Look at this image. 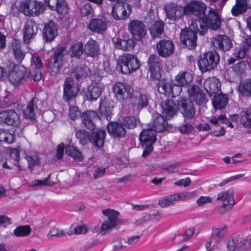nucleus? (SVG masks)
Listing matches in <instances>:
<instances>
[{"label": "nucleus", "mask_w": 251, "mask_h": 251, "mask_svg": "<svg viewBox=\"0 0 251 251\" xmlns=\"http://www.w3.org/2000/svg\"><path fill=\"white\" fill-rule=\"evenodd\" d=\"M219 7L213 8L209 7V11L207 15L204 12V16L198 21H193L191 24L192 29H201L200 34L203 35L208 28L212 30H217L221 26V21L217 12L220 10Z\"/></svg>", "instance_id": "f257e3e1"}, {"label": "nucleus", "mask_w": 251, "mask_h": 251, "mask_svg": "<svg viewBox=\"0 0 251 251\" xmlns=\"http://www.w3.org/2000/svg\"><path fill=\"white\" fill-rule=\"evenodd\" d=\"M44 7L43 3L36 0H25L13 3L11 7V11L14 16L19 12L25 16H38L43 12Z\"/></svg>", "instance_id": "f03ea898"}, {"label": "nucleus", "mask_w": 251, "mask_h": 251, "mask_svg": "<svg viewBox=\"0 0 251 251\" xmlns=\"http://www.w3.org/2000/svg\"><path fill=\"white\" fill-rule=\"evenodd\" d=\"M156 132L148 126L141 132L139 139L144 148L142 156H148L153 150L152 145L156 141Z\"/></svg>", "instance_id": "7ed1b4c3"}, {"label": "nucleus", "mask_w": 251, "mask_h": 251, "mask_svg": "<svg viewBox=\"0 0 251 251\" xmlns=\"http://www.w3.org/2000/svg\"><path fill=\"white\" fill-rule=\"evenodd\" d=\"M28 75L29 72L23 65H16L12 64L8 71L9 80L14 85L23 83Z\"/></svg>", "instance_id": "20e7f679"}, {"label": "nucleus", "mask_w": 251, "mask_h": 251, "mask_svg": "<svg viewBox=\"0 0 251 251\" xmlns=\"http://www.w3.org/2000/svg\"><path fill=\"white\" fill-rule=\"evenodd\" d=\"M219 61V55L217 52H208L200 56L198 65L202 72H206L215 68Z\"/></svg>", "instance_id": "39448f33"}, {"label": "nucleus", "mask_w": 251, "mask_h": 251, "mask_svg": "<svg viewBox=\"0 0 251 251\" xmlns=\"http://www.w3.org/2000/svg\"><path fill=\"white\" fill-rule=\"evenodd\" d=\"M139 61L134 55L127 54L123 55L120 58L118 68L120 69L121 72L128 74L137 70L139 68Z\"/></svg>", "instance_id": "423d86ee"}, {"label": "nucleus", "mask_w": 251, "mask_h": 251, "mask_svg": "<svg viewBox=\"0 0 251 251\" xmlns=\"http://www.w3.org/2000/svg\"><path fill=\"white\" fill-rule=\"evenodd\" d=\"M177 103L178 108L182 114L185 122L187 120L193 119L196 115V109L193 102L190 100L179 97Z\"/></svg>", "instance_id": "0eeeda50"}, {"label": "nucleus", "mask_w": 251, "mask_h": 251, "mask_svg": "<svg viewBox=\"0 0 251 251\" xmlns=\"http://www.w3.org/2000/svg\"><path fill=\"white\" fill-rule=\"evenodd\" d=\"M206 8V5L202 2L191 1L187 3L183 8V14L194 15L198 16L199 20L202 16H204Z\"/></svg>", "instance_id": "6e6552de"}, {"label": "nucleus", "mask_w": 251, "mask_h": 251, "mask_svg": "<svg viewBox=\"0 0 251 251\" xmlns=\"http://www.w3.org/2000/svg\"><path fill=\"white\" fill-rule=\"evenodd\" d=\"M78 91L79 88L74 83L73 78L67 77L63 85V100L69 103L75 98Z\"/></svg>", "instance_id": "1a4fd4ad"}, {"label": "nucleus", "mask_w": 251, "mask_h": 251, "mask_svg": "<svg viewBox=\"0 0 251 251\" xmlns=\"http://www.w3.org/2000/svg\"><path fill=\"white\" fill-rule=\"evenodd\" d=\"M201 29L200 30L196 29H192L191 25L189 29H184L181 30L180 33V39L182 44L188 47L189 49L194 48L197 44L196 33L200 34Z\"/></svg>", "instance_id": "9d476101"}, {"label": "nucleus", "mask_w": 251, "mask_h": 251, "mask_svg": "<svg viewBox=\"0 0 251 251\" xmlns=\"http://www.w3.org/2000/svg\"><path fill=\"white\" fill-rule=\"evenodd\" d=\"M132 7L129 4L119 2L114 4L112 10V15L116 20H122L127 18L131 13Z\"/></svg>", "instance_id": "9b49d317"}, {"label": "nucleus", "mask_w": 251, "mask_h": 251, "mask_svg": "<svg viewBox=\"0 0 251 251\" xmlns=\"http://www.w3.org/2000/svg\"><path fill=\"white\" fill-rule=\"evenodd\" d=\"M102 213L108 217V220L103 223L100 227L101 231L104 232V234H105L116 226L118 222V216L119 213L111 209L103 210Z\"/></svg>", "instance_id": "f8f14e48"}, {"label": "nucleus", "mask_w": 251, "mask_h": 251, "mask_svg": "<svg viewBox=\"0 0 251 251\" xmlns=\"http://www.w3.org/2000/svg\"><path fill=\"white\" fill-rule=\"evenodd\" d=\"M128 29L133 38L140 41L146 35L147 29L144 24L139 20H132L128 25Z\"/></svg>", "instance_id": "ddd939ff"}, {"label": "nucleus", "mask_w": 251, "mask_h": 251, "mask_svg": "<svg viewBox=\"0 0 251 251\" xmlns=\"http://www.w3.org/2000/svg\"><path fill=\"white\" fill-rule=\"evenodd\" d=\"M116 98L120 100H126L131 98L133 93L132 88L125 83L117 82L113 88Z\"/></svg>", "instance_id": "4468645a"}, {"label": "nucleus", "mask_w": 251, "mask_h": 251, "mask_svg": "<svg viewBox=\"0 0 251 251\" xmlns=\"http://www.w3.org/2000/svg\"><path fill=\"white\" fill-rule=\"evenodd\" d=\"M0 122L14 126L21 123L20 115L13 110H5L0 112Z\"/></svg>", "instance_id": "2eb2a0df"}, {"label": "nucleus", "mask_w": 251, "mask_h": 251, "mask_svg": "<svg viewBox=\"0 0 251 251\" xmlns=\"http://www.w3.org/2000/svg\"><path fill=\"white\" fill-rule=\"evenodd\" d=\"M24 42L29 44L35 37L38 32L37 25L34 20H27L23 29Z\"/></svg>", "instance_id": "dca6fc26"}, {"label": "nucleus", "mask_w": 251, "mask_h": 251, "mask_svg": "<svg viewBox=\"0 0 251 251\" xmlns=\"http://www.w3.org/2000/svg\"><path fill=\"white\" fill-rule=\"evenodd\" d=\"M151 77L153 80H159L161 78L160 62L159 57L155 54L151 55L148 59Z\"/></svg>", "instance_id": "f3484780"}, {"label": "nucleus", "mask_w": 251, "mask_h": 251, "mask_svg": "<svg viewBox=\"0 0 251 251\" xmlns=\"http://www.w3.org/2000/svg\"><path fill=\"white\" fill-rule=\"evenodd\" d=\"M217 199L223 201L222 205L219 208L220 213H224L226 210L231 208L234 203L233 193L229 190L220 192Z\"/></svg>", "instance_id": "a211bd4d"}, {"label": "nucleus", "mask_w": 251, "mask_h": 251, "mask_svg": "<svg viewBox=\"0 0 251 251\" xmlns=\"http://www.w3.org/2000/svg\"><path fill=\"white\" fill-rule=\"evenodd\" d=\"M212 43L214 47L222 51L228 50L232 47V41L226 35H218L213 37Z\"/></svg>", "instance_id": "6ab92c4d"}, {"label": "nucleus", "mask_w": 251, "mask_h": 251, "mask_svg": "<svg viewBox=\"0 0 251 251\" xmlns=\"http://www.w3.org/2000/svg\"><path fill=\"white\" fill-rule=\"evenodd\" d=\"M165 10L167 18L172 21L179 19L183 14L182 7L174 3L166 4Z\"/></svg>", "instance_id": "aec40b11"}, {"label": "nucleus", "mask_w": 251, "mask_h": 251, "mask_svg": "<svg viewBox=\"0 0 251 251\" xmlns=\"http://www.w3.org/2000/svg\"><path fill=\"white\" fill-rule=\"evenodd\" d=\"M188 92L190 99L193 100L197 104L201 105L206 102V95L198 86L196 85L189 86Z\"/></svg>", "instance_id": "412c9836"}, {"label": "nucleus", "mask_w": 251, "mask_h": 251, "mask_svg": "<svg viewBox=\"0 0 251 251\" xmlns=\"http://www.w3.org/2000/svg\"><path fill=\"white\" fill-rule=\"evenodd\" d=\"M174 45L170 40H163L156 45V50L159 55L162 57H168L171 55L174 51Z\"/></svg>", "instance_id": "4be33fe9"}, {"label": "nucleus", "mask_w": 251, "mask_h": 251, "mask_svg": "<svg viewBox=\"0 0 251 251\" xmlns=\"http://www.w3.org/2000/svg\"><path fill=\"white\" fill-rule=\"evenodd\" d=\"M203 87L210 97L218 94L220 91V83L215 77L208 78L203 82Z\"/></svg>", "instance_id": "5701e85b"}, {"label": "nucleus", "mask_w": 251, "mask_h": 251, "mask_svg": "<svg viewBox=\"0 0 251 251\" xmlns=\"http://www.w3.org/2000/svg\"><path fill=\"white\" fill-rule=\"evenodd\" d=\"M31 67L34 69L36 68L37 70L32 71L30 72V75L34 81H39L42 77L41 72L40 69L43 67V63L40 58L37 54H33L31 58Z\"/></svg>", "instance_id": "b1692460"}, {"label": "nucleus", "mask_w": 251, "mask_h": 251, "mask_svg": "<svg viewBox=\"0 0 251 251\" xmlns=\"http://www.w3.org/2000/svg\"><path fill=\"white\" fill-rule=\"evenodd\" d=\"M109 25V22L105 19L95 18L90 22L89 28L93 32L102 34L106 30Z\"/></svg>", "instance_id": "393cba45"}, {"label": "nucleus", "mask_w": 251, "mask_h": 251, "mask_svg": "<svg viewBox=\"0 0 251 251\" xmlns=\"http://www.w3.org/2000/svg\"><path fill=\"white\" fill-rule=\"evenodd\" d=\"M57 25L52 21L46 24L43 30V36L46 42H51L57 35Z\"/></svg>", "instance_id": "a878e982"}, {"label": "nucleus", "mask_w": 251, "mask_h": 251, "mask_svg": "<svg viewBox=\"0 0 251 251\" xmlns=\"http://www.w3.org/2000/svg\"><path fill=\"white\" fill-rule=\"evenodd\" d=\"M45 3L50 9L56 11L59 14L68 13V8L65 0H45Z\"/></svg>", "instance_id": "bb28decb"}, {"label": "nucleus", "mask_w": 251, "mask_h": 251, "mask_svg": "<svg viewBox=\"0 0 251 251\" xmlns=\"http://www.w3.org/2000/svg\"><path fill=\"white\" fill-rule=\"evenodd\" d=\"M153 122L148 125L147 126L155 132H163L165 128L166 123L162 116L158 113H155L152 116Z\"/></svg>", "instance_id": "cd10ccee"}, {"label": "nucleus", "mask_w": 251, "mask_h": 251, "mask_svg": "<svg viewBox=\"0 0 251 251\" xmlns=\"http://www.w3.org/2000/svg\"><path fill=\"white\" fill-rule=\"evenodd\" d=\"M107 132L112 136L122 138L125 136L126 130L123 126L119 123L110 122L107 126Z\"/></svg>", "instance_id": "c85d7f7f"}, {"label": "nucleus", "mask_w": 251, "mask_h": 251, "mask_svg": "<svg viewBox=\"0 0 251 251\" xmlns=\"http://www.w3.org/2000/svg\"><path fill=\"white\" fill-rule=\"evenodd\" d=\"M247 244L246 240L231 239L228 241L227 248L229 251H244L249 246Z\"/></svg>", "instance_id": "c756f323"}, {"label": "nucleus", "mask_w": 251, "mask_h": 251, "mask_svg": "<svg viewBox=\"0 0 251 251\" xmlns=\"http://www.w3.org/2000/svg\"><path fill=\"white\" fill-rule=\"evenodd\" d=\"M162 109V113L165 114V117L168 118L172 117L177 112L178 106L176 105L175 102L172 100H164L161 104Z\"/></svg>", "instance_id": "7c9ffc66"}, {"label": "nucleus", "mask_w": 251, "mask_h": 251, "mask_svg": "<svg viewBox=\"0 0 251 251\" xmlns=\"http://www.w3.org/2000/svg\"><path fill=\"white\" fill-rule=\"evenodd\" d=\"M38 100L37 98H33L23 110V115L26 118L31 120L35 119V113L37 107L36 103Z\"/></svg>", "instance_id": "2f4dec72"}, {"label": "nucleus", "mask_w": 251, "mask_h": 251, "mask_svg": "<svg viewBox=\"0 0 251 251\" xmlns=\"http://www.w3.org/2000/svg\"><path fill=\"white\" fill-rule=\"evenodd\" d=\"M84 51L89 56L96 57L99 53V47L98 43L93 39H89L85 45Z\"/></svg>", "instance_id": "473e14b6"}, {"label": "nucleus", "mask_w": 251, "mask_h": 251, "mask_svg": "<svg viewBox=\"0 0 251 251\" xmlns=\"http://www.w3.org/2000/svg\"><path fill=\"white\" fill-rule=\"evenodd\" d=\"M97 113L95 111H86L82 116V122L87 128L93 130L95 127L93 120L97 118Z\"/></svg>", "instance_id": "72a5a7b5"}, {"label": "nucleus", "mask_w": 251, "mask_h": 251, "mask_svg": "<svg viewBox=\"0 0 251 251\" xmlns=\"http://www.w3.org/2000/svg\"><path fill=\"white\" fill-rule=\"evenodd\" d=\"M102 85L100 83H92L88 88V91L86 93L87 99L89 100H97L101 92Z\"/></svg>", "instance_id": "f704fd0d"}, {"label": "nucleus", "mask_w": 251, "mask_h": 251, "mask_svg": "<svg viewBox=\"0 0 251 251\" xmlns=\"http://www.w3.org/2000/svg\"><path fill=\"white\" fill-rule=\"evenodd\" d=\"M175 81L177 84L184 87L192 82L193 76L189 72H180L176 76Z\"/></svg>", "instance_id": "c9c22d12"}, {"label": "nucleus", "mask_w": 251, "mask_h": 251, "mask_svg": "<svg viewBox=\"0 0 251 251\" xmlns=\"http://www.w3.org/2000/svg\"><path fill=\"white\" fill-rule=\"evenodd\" d=\"M113 42L116 48L123 50H130L135 45L134 41L132 39L121 40L117 38L113 40Z\"/></svg>", "instance_id": "e433bc0d"}, {"label": "nucleus", "mask_w": 251, "mask_h": 251, "mask_svg": "<svg viewBox=\"0 0 251 251\" xmlns=\"http://www.w3.org/2000/svg\"><path fill=\"white\" fill-rule=\"evenodd\" d=\"M239 122L243 126L247 129H251V110L246 109L241 112ZM248 132L251 133V130Z\"/></svg>", "instance_id": "4c0bfd02"}, {"label": "nucleus", "mask_w": 251, "mask_h": 251, "mask_svg": "<svg viewBox=\"0 0 251 251\" xmlns=\"http://www.w3.org/2000/svg\"><path fill=\"white\" fill-rule=\"evenodd\" d=\"M215 95L212 100L213 105L215 109H221L224 108L227 104L228 98L225 95L217 94Z\"/></svg>", "instance_id": "58836bf2"}, {"label": "nucleus", "mask_w": 251, "mask_h": 251, "mask_svg": "<svg viewBox=\"0 0 251 251\" xmlns=\"http://www.w3.org/2000/svg\"><path fill=\"white\" fill-rule=\"evenodd\" d=\"M11 49L15 59L18 62H21L25 57V53L21 50V43L18 40H14L12 43Z\"/></svg>", "instance_id": "ea45409f"}, {"label": "nucleus", "mask_w": 251, "mask_h": 251, "mask_svg": "<svg viewBox=\"0 0 251 251\" xmlns=\"http://www.w3.org/2000/svg\"><path fill=\"white\" fill-rule=\"evenodd\" d=\"M105 135L106 132L104 130L98 129L93 132L91 141L97 146L100 147L104 144Z\"/></svg>", "instance_id": "a19ab883"}, {"label": "nucleus", "mask_w": 251, "mask_h": 251, "mask_svg": "<svg viewBox=\"0 0 251 251\" xmlns=\"http://www.w3.org/2000/svg\"><path fill=\"white\" fill-rule=\"evenodd\" d=\"M68 56V50L63 47L57 48L53 53V59L54 62L63 65V61Z\"/></svg>", "instance_id": "79ce46f5"}, {"label": "nucleus", "mask_w": 251, "mask_h": 251, "mask_svg": "<svg viewBox=\"0 0 251 251\" xmlns=\"http://www.w3.org/2000/svg\"><path fill=\"white\" fill-rule=\"evenodd\" d=\"M248 7L245 0H236V4L231 9V13L234 16H237L247 11Z\"/></svg>", "instance_id": "37998d69"}, {"label": "nucleus", "mask_w": 251, "mask_h": 251, "mask_svg": "<svg viewBox=\"0 0 251 251\" xmlns=\"http://www.w3.org/2000/svg\"><path fill=\"white\" fill-rule=\"evenodd\" d=\"M164 24L160 21H155L151 26L150 33L153 38L159 37L164 31Z\"/></svg>", "instance_id": "c03bdc74"}, {"label": "nucleus", "mask_w": 251, "mask_h": 251, "mask_svg": "<svg viewBox=\"0 0 251 251\" xmlns=\"http://www.w3.org/2000/svg\"><path fill=\"white\" fill-rule=\"evenodd\" d=\"M112 107L110 106L105 100H101L100 102L99 111L102 116L107 120L111 119Z\"/></svg>", "instance_id": "a18cd8bd"}, {"label": "nucleus", "mask_w": 251, "mask_h": 251, "mask_svg": "<svg viewBox=\"0 0 251 251\" xmlns=\"http://www.w3.org/2000/svg\"><path fill=\"white\" fill-rule=\"evenodd\" d=\"M84 51L83 45L81 42H77L70 48V55L71 57L79 58Z\"/></svg>", "instance_id": "49530a36"}, {"label": "nucleus", "mask_w": 251, "mask_h": 251, "mask_svg": "<svg viewBox=\"0 0 251 251\" xmlns=\"http://www.w3.org/2000/svg\"><path fill=\"white\" fill-rule=\"evenodd\" d=\"M132 104L137 109H140L148 104L147 98L146 95L140 94L131 99Z\"/></svg>", "instance_id": "de8ad7c7"}, {"label": "nucleus", "mask_w": 251, "mask_h": 251, "mask_svg": "<svg viewBox=\"0 0 251 251\" xmlns=\"http://www.w3.org/2000/svg\"><path fill=\"white\" fill-rule=\"evenodd\" d=\"M180 199L179 194L170 195L161 199L159 200V205L162 207H165L173 204L174 201Z\"/></svg>", "instance_id": "09e8293b"}, {"label": "nucleus", "mask_w": 251, "mask_h": 251, "mask_svg": "<svg viewBox=\"0 0 251 251\" xmlns=\"http://www.w3.org/2000/svg\"><path fill=\"white\" fill-rule=\"evenodd\" d=\"M89 69L85 65H80L74 68L72 72V75L76 79L79 80L84 77L87 74Z\"/></svg>", "instance_id": "8fccbe9b"}, {"label": "nucleus", "mask_w": 251, "mask_h": 251, "mask_svg": "<svg viewBox=\"0 0 251 251\" xmlns=\"http://www.w3.org/2000/svg\"><path fill=\"white\" fill-rule=\"evenodd\" d=\"M172 84L165 80H161L157 84V88L160 93L170 96L171 92Z\"/></svg>", "instance_id": "3c124183"}, {"label": "nucleus", "mask_w": 251, "mask_h": 251, "mask_svg": "<svg viewBox=\"0 0 251 251\" xmlns=\"http://www.w3.org/2000/svg\"><path fill=\"white\" fill-rule=\"evenodd\" d=\"M51 174H50L48 177L42 180L35 179L31 182L30 186L33 187H43V186H52L54 185V183L50 180Z\"/></svg>", "instance_id": "603ef678"}, {"label": "nucleus", "mask_w": 251, "mask_h": 251, "mask_svg": "<svg viewBox=\"0 0 251 251\" xmlns=\"http://www.w3.org/2000/svg\"><path fill=\"white\" fill-rule=\"evenodd\" d=\"M31 232V228L28 225L20 226L14 230V234L16 237L28 236Z\"/></svg>", "instance_id": "864d4df0"}, {"label": "nucleus", "mask_w": 251, "mask_h": 251, "mask_svg": "<svg viewBox=\"0 0 251 251\" xmlns=\"http://www.w3.org/2000/svg\"><path fill=\"white\" fill-rule=\"evenodd\" d=\"M210 123L214 125H216L220 124H225L228 126L233 127L230 120L227 118L224 114H221L218 117H213L210 120Z\"/></svg>", "instance_id": "5fc2aeb1"}, {"label": "nucleus", "mask_w": 251, "mask_h": 251, "mask_svg": "<svg viewBox=\"0 0 251 251\" xmlns=\"http://www.w3.org/2000/svg\"><path fill=\"white\" fill-rule=\"evenodd\" d=\"M65 153L77 160H81L82 156L81 152L73 146H68L66 148Z\"/></svg>", "instance_id": "6e6d98bb"}, {"label": "nucleus", "mask_w": 251, "mask_h": 251, "mask_svg": "<svg viewBox=\"0 0 251 251\" xmlns=\"http://www.w3.org/2000/svg\"><path fill=\"white\" fill-rule=\"evenodd\" d=\"M14 135L7 130L0 129V143L5 142L8 144L14 141Z\"/></svg>", "instance_id": "4d7b16f0"}, {"label": "nucleus", "mask_w": 251, "mask_h": 251, "mask_svg": "<svg viewBox=\"0 0 251 251\" xmlns=\"http://www.w3.org/2000/svg\"><path fill=\"white\" fill-rule=\"evenodd\" d=\"M248 50V47L246 46L236 47L233 50L232 54L238 59H243L247 56Z\"/></svg>", "instance_id": "13d9d810"}, {"label": "nucleus", "mask_w": 251, "mask_h": 251, "mask_svg": "<svg viewBox=\"0 0 251 251\" xmlns=\"http://www.w3.org/2000/svg\"><path fill=\"white\" fill-rule=\"evenodd\" d=\"M239 90L243 96L251 95V79L244 80L241 84Z\"/></svg>", "instance_id": "bf43d9fd"}, {"label": "nucleus", "mask_w": 251, "mask_h": 251, "mask_svg": "<svg viewBox=\"0 0 251 251\" xmlns=\"http://www.w3.org/2000/svg\"><path fill=\"white\" fill-rule=\"evenodd\" d=\"M138 122V119L134 117H126L124 120V123L125 126L130 129L135 128Z\"/></svg>", "instance_id": "052dcab7"}, {"label": "nucleus", "mask_w": 251, "mask_h": 251, "mask_svg": "<svg viewBox=\"0 0 251 251\" xmlns=\"http://www.w3.org/2000/svg\"><path fill=\"white\" fill-rule=\"evenodd\" d=\"M246 68V64L243 62H240L237 63L233 67V71L238 75L241 76L244 74L245 72Z\"/></svg>", "instance_id": "680f3d73"}, {"label": "nucleus", "mask_w": 251, "mask_h": 251, "mask_svg": "<svg viewBox=\"0 0 251 251\" xmlns=\"http://www.w3.org/2000/svg\"><path fill=\"white\" fill-rule=\"evenodd\" d=\"M26 161L28 163V166L31 170L36 165H39L40 160L39 157L36 155L27 156L26 157Z\"/></svg>", "instance_id": "e2e57ef3"}, {"label": "nucleus", "mask_w": 251, "mask_h": 251, "mask_svg": "<svg viewBox=\"0 0 251 251\" xmlns=\"http://www.w3.org/2000/svg\"><path fill=\"white\" fill-rule=\"evenodd\" d=\"M65 233L64 230L60 229L56 226L52 227L50 228L48 236H55L57 237H61L65 236Z\"/></svg>", "instance_id": "0e129e2a"}, {"label": "nucleus", "mask_w": 251, "mask_h": 251, "mask_svg": "<svg viewBox=\"0 0 251 251\" xmlns=\"http://www.w3.org/2000/svg\"><path fill=\"white\" fill-rule=\"evenodd\" d=\"M80 115V111L77 107L74 106H70L69 116L73 120H75L78 118Z\"/></svg>", "instance_id": "69168bd1"}, {"label": "nucleus", "mask_w": 251, "mask_h": 251, "mask_svg": "<svg viewBox=\"0 0 251 251\" xmlns=\"http://www.w3.org/2000/svg\"><path fill=\"white\" fill-rule=\"evenodd\" d=\"M62 64L53 61V63L49 68V72L50 74L54 75L57 74L60 71V68L62 67Z\"/></svg>", "instance_id": "338daca9"}, {"label": "nucleus", "mask_w": 251, "mask_h": 251, "mask_svg": "<svg viewBox=\"0 0 251 251\" xmlns=\"http://www.w3.org/2000/svg\"><path fill=\"white\" fill-rule=\"evenodd\" d=\"M182 87L183 86L177 84V83L172 84L171 94L172 97H175L179 95L182 91Z\"/></svg>", "instance_id": "774afa93"}]
</instances>
